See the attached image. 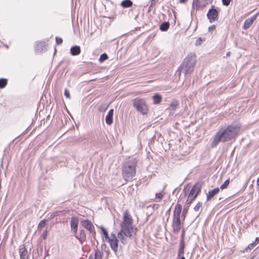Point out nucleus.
I'll list each match as a JSON object with an SVG mask.
<instances>
[{
  "instance_id": "obj_1",
  "label": "nucleus",
  "mask_w": 259,
  "mask_h": 259,
  "mask_svg": "<svg viewBox=\"0 0 259 259\" xmlns=\"http://www.w3.org/2000/svg\"><path fill=\"white\" fill-rule=\"evenodd\" d=\"M241 124L238 122H234L226 128L220 130L214 135L211 143V147H216L220 142H226L235 138L238 134Z\"/></svg>"
},
{
  "instance_id": "obj_2",
  "label": "nucleus",
  "mask_w": 259,
  "mask_h": 259,
  "mask_svg": "<svg viewBox=\"0 0 259 259\" xmlns=\"http://www.w3.org/2000/svg\"><path fill=\"white\" fill-rule=\"evenodd\" d=\"M133 223V220L131 214L127 210H126L123 213V221L120 224L121 229L117 234L118 238L123 244L126 243L124 236L131 238L133 237V234H135L137 230Z\"/></svg>"
},
{
  "instance_id": "obj_3",
  "label": "nucleus",
  "mask_w": 259,
  "mask_h": 259,
  "mask_svg": "<svg viewBox=\"0 0 259 259\" xmlns=\"http://www.w3.org/2000/svg\"><path fill=\"white\" fill-rule=\"evenodd\" d=\"M196 63V56L194 53L188 54L180 66L177 72L184 73L185 75L191 74Z\"/></svg>"
},
{
  "instance_id": "obj_4",
  "label": "nucleus",
  "mask_w": 259,
  "mask_h": 259,
  "mask_svg": "<svg viewBox=\"0 0 259 259\" xmlns=\"http://www.w3.org/2000/svg\"><path fill=\"white\" fill-rule=\"evenodd\" d=\"M138 161L133 159L125 162L122 166V174L126 181L132 180L136 175V168Z\"/></svg>"
},
{
  "instance_id": "obj_5",
  "label": "nucleus",
  "mask_w": 259,
  "mask_h": 259,
  "mask_svg": "<svg viewBox=\"0 0 259 259\" xmlns=\"http://www.w3.org/2000/svg\"><path fill=\"white\" fill-rule=\"evenodd\" d=\"M203 183V181H199L196 183L193 186L186 201V204L188 205V206L190 205L192 201L197 197L198 194L200 192Z\"/></svg>"
},
{
  "instance_id": "obj_6",
  "label": "nucleus",
  "mask_w": 259,
  "mask_h": 259,
  "mask_svg": "<svg viewBox=\"0 0 259 259\" xmlns=\"http://www.w3.org/2000/svg\"><path fill=\"white\" fill-rule=\"evenodd\" d=\"M133 106L143 114H146L148 112V107L145 100L140 98H136L133 100Z\"/></svg>"
},
{
  "instance_id": "obj_7",
  "label": "nucleus",
  "mask_w": 259,
  "mask_h": 259,
  "mask_svg": "<svg viewBox=\"0 0 259 259\" xmlns=\"http://www.w3.org/2000/svg\"><path fill=\"white\" fill-rule=\"evenodd\" d=\"M80 225L89 231L94 240L96 239V231L92 222L88 219L82 220L80 222Z\"/></svg>"
},
{
  "instance_id": "obj_8",
  "label": "nucleus",
  "mask_w": 259,
  "mask_h": 259,
  "mask_svg": "<svg viewBox=\"0 0 259 259\" xmlns=\"http://www.w3.org/2000/svg\"><path fill=\"white\" fill-rule=\"evenodd\" d=\"M219 12L217 9L213 8L210 9L207 14V17L210 23H212L218 19Z\"/></svg>"
},
{
  "instance_id": "obj_9",
  "label": "nucleus",
  "mask_w": 259,
  "mask_h": 259,
  "mask_svg": "<svg viewBox=\"0 0 259 259\" xmlns=\"http://www.w3.org/2000/svg\"><path fill=\"white\" fill-rule=\"evenodd\" d=\"M112 250L116 254L118 248V239L115 235L111 234V240L108 242Z\"/></svg>"
},
{
  "instance_id": "obj_10",
  "label": "nucleus",
  "mask_w": 259,
  "mask_h": 259,
  "mask_svg": "<svg viewBox=\"0 0 259 259\" xmlns=\"http://www.w3.org/2000/svg\"><path fill=\"white\" fill-rule=\"evenodd\" d=\"M180 217H173L172 226L174 232L178 233L181 228Z\"/></svg>"
},
{
  "instance_id": "obj_11",
  "label": "nucleus",
  "mask_w": 259,
  "mask_h": 259,
  "mask_svg": "<svg viewBox=\"0 0 259 259\" xmlns=\"http://www.w3.org/2000/svg\"><path fill=\"white\" fill-rule=\"evenodd\" d=\"M79 220L77 217H72L70 221L71 230L73 234H76L78 230Z\"/></svg>"
},
{
  "instance_id": "obj_12",
  "label": "nucleus",
  "mask_w": 259,
  "mask_h": 259,
  "mask_svg": "<svg viewBox=\"0 0 259 259\" xmlns=\"http://www.w3.org/2000/svg\"><path fill=\"white\" fill-rule=\"evenodd\" d=\"M258 15V13H256L250 18L246 19L243 24V29L245 30L248 29L252 24L253 22L256 20Z\"/></svg>"
},
{
  "instance_id": "obj_13",
  "label": "nucleus",
  "mask_w": 259,
  "mask_h": 259,
  "mask_svg": "<svg viewBox=\"0 0 259 259\" xmlns=\"http://www.w3.org/2000/svg\"><path fill=\"white\" fill-rule=\"evenodd\" d=\"M74 236L79 240V242L82 244L86 241V233L83 229L79 231V235L74 234Z\"/></svg>"
},
{
  "instance_id": "obj_14",
  "label": "nucleus",
  "mask_w": 259,
  "mask_h": 259,
  "mask_svg": "<svg viewBox=\"0 0 259 259\" xmlns=\"http://www.w3.org/2000/svg\"><path fill=\"white\" fill-rule=\"evenodd\" d=\"M113 109H111L105 117L106 123L108 125H111L113 123Z\"/></svg>"
},
{
  "instance_id": "obj_15",
  "label": "nucleus",
  "mask_w": 259,
  "mask_h": 259,
  "mask_svg": "<svg viewBox=\"0 0 259 259\" xmlns=\"http://www.w3.org/2000/svg\"><path fill=\"white\" fill-rule=\"evenodd\" d=\"M220 191L219 188H216L212 190L209 191L207 194L206 199L207 201H209L215 195H216Z\"/></svg>"
},
{
  "instance_id": "obj_16",
  "label": "nucleus",
  "mask_w": 259,
  "mask_h": 259,
  "mask_svg": "<svg viewBox=\"0 0 259 259\" xmlns=\"http://www.w3.org/2000/svg\"><path fill=\"white\" fill-rule=\"evenodd\" d=\"M47 46L44 41H38L35 44V50L37 53H40L46 49Z\"/></svg>"
},
{
  "instance_id": "obj_17",
  "label": "nucleus",
  "mask_w": 259,
  "mask_h": 259,
  "mask_svg": "<svg viewBox=\"0 0 259 259\" xmlns=\"http://www.w3.org/2000/svg\"><path fill=\"white\" fill-rule=\"evenodd\" d=\"M81 50L80 48L78 46H74L70 49V54L72 56H77L80 54Z\"/></svg>"
},
{
  "instance_id": "obj_18",
  "label": "nucleus",
  "mask_w": 259,
  "mask_h": 259,
  "mask_svg": "<svg viewBox=\"0 0 259 259\" xmlns=\"http://www.w3.org/2000/svg\"><path fill=\"white\" fill-rule=\"evenodd\" d=\"M182 211V206L180 204H177L174 211L173 217H180Z\"/></svg>"
},
{
  "instance_id": "obj_19",
  "label": "nucleus",
  "mask_w": 259,
  "mask_h": 259,
  "mask_svg": "<svg viewBox=\"0 0 259 259\" xmlns=\"http://www.w3.org/2000/svg\"><path fill=\"white\" fill-rule=\"evenodd\" d=\"M19 252L20 259H27L28 251L25 246L20 249Z\"/></svg>"
},
{
  "instance_id": "obj_20",
  "label": "nucleus",
  "mask_w": 259,
  "mask_h": 259,
  "mask_svg": "<svg viewBox=\"0 0 259 259\" xmlns=\"http://www.w3.org/2000/svg\"><path fill=\"white\" fill-rule=\"evenodd\" d=\"M152 99L154 104H159L162 100V97L159 94L156 93L152 97Z\"/></svg>"
},
{
  "instance_id": "obj_21",
  "label": "nucleus",
  "mask_w": 259,
  "mask_h": 259,
  "mask_svg": "<svg viewBox=\"0 0 259 259\" xmlns=\"http://www.w3.org/2000/svg\"><path fill=\"white\" fill-rule=\"evenodd\" d=\"M179 105V102L176 100L173 101L170 104L169 108L168 109L170 110V113H171V111H174L177 109L178 106Z\"/></svg>"
},
{
  "instance_id": "obj_22",
  "label": "nucleus",
  "mask_w": 259,
  "mask_h": 259,
  "mask_svg": "<svg viewBox=\"0 0 259 259\" xmlns=\"http://www.w3.org/2000/svg\"><path fill=\"white\" fill-rule=\"evenodd\" d=\"M169 23L168 22H164L161 24L159 29L161 31H166L169 28Z\"/></svg>"
},
{
  "instance_id": "obj_23",
  "label": "nucleus",
  "mask_w": 259,
  "mask_h": 259,
  "mask_svg": "<svg viewBox=\"0 0 259 259\" xmlns=\"http://www.w3.org/2000/svg\"><path fill=\"white\" fill-rule=\"evenodd\" d=\"M133 5V1H122L121 6L123 8H128Z\"/></svg>"
},
{
  "instance_id": "obj_24",
  "label": "nucleus",
  "mask_w": 259,
  "mask_h": 259,
  "mask_svg": "<svg viewBox=\"0 0 259 259\" xmlns=\"http://www.w3.org/2000/svg\"><path fill=\"white\" fill-rule=\"evenodd\" d=\"M8 83V80L6 78H0V89L4 88Z\"/></svg>"
},
{
  "instance_id": "obj_25",
  "label": "nucleus",
  "mask_w": 259,
  "mask_h": 259,
  "mask_svg": "<svg viewBox=\"0 0 259 259\" xmlns=\"http://www.w3.org/2000/svg\"><path fill=\"white\" fill-rule=\"evenodd\" d=\"M163 196H164V194L162 193V192L156 193L155 194V197H156V198L158 199V200H156V201L160 202V200L162 199Z\"/></svg>"
},
{
  "instance_id": "obj_26",
  "label": "nucleus",
  "mask_w": 259,
  "mask_h": 259,
  "mask_svg": "<svg viewBox=\"0 0 259 259\" xmlns=\"http://www.w3.org/2000/svg\"><path fill=\"white\" fill-rule=\"evenodd\" d=\"M102 253L98 250H95V259H102Z\"/></svg>"
},
{
  "instance_id": "obj_27",
  "label": "nucleus",
  "mask_w": 259,
  "mask_h": 259,
  "mask_svg": "<svg viewBox=\"0 0 259 259\" xmlns=\"http://www.w3.org/2000/svg\"><path fill=\"white\" fill-rule=\"evenodd\" d=\"M47 220H41L39 224H38V230H40V229H41L44 227H45L46 226V222H47Z\"/></svg>"
},
{
  "instance_id": "obj_28",
  "label": "nucleus",
  "mask_w": 259,
  "mask_h": 259,
  "mask_svg": "<svg viewBox=\"0 0 259 259\" xmlns=\"http://www.w3.org/2000/svg\"><path fill=\"white\" fill-rule=\"evenodd\" d=\"M230 180L229 179L226 180L225 182L220 186V189L223 190L226 188L228 186Z\"/></svg>"
},
{
  "instance_id": "obj_29",
  "label": "nucleus",
  "mask_w": 259,
  "mask_h": 259,
  "mask_svg": "<svg viewBox=\"0 0 259 259\" xmlns=\"http://www.w3.org/2000/svg\"><path fill=\"white\" fill-rule=\"evenodd\" d=\"M108 56L106 54L104 53L100 55V58H99V61L101 62H102L107 59Z\"/></svg>"
},
{
  "instance_id": "obj_30",
  "label": "nucleus",
  "mask_w": 259,
  "mask_h": 259,
  "mask_svg": "<svg viewBox=\"0 0 259 259\" xmlns=\"http://www.w3.org/2000/svg\"><path fill=\"white\" fill-rule=\"evenodd\" d=\"M199 2L200 1H193L192 8L193 9L197 10L198 8L199 7Z\"/></svg>"
},
{
  "instance_id": "obj_31",
  "label": "nucleus",
  "mask_w": 259,
  "mask_h": 259,
  "mask_svg": "<svg viewBox=\"0 0 259 259\" xmlns=\"http://www.w3.org/2000/svg\"><path fill=\"white\" fill-rule=\"evenodd\" d=\"M202 203L201 202H198L197 204L194 206V210L195 211H199V209L200 208V207L202 206Z\"/></svg>"
},
{
  "instance_id": "obj_32",
  "label": "nucleus",
  "mask_w": 259,
  "mask_h": 259,
  "mask_svg": "<svg viewBox=\"0 0 259 259\" xmlns=\"http://www.w3.org/2000/svg\"><path fill=\"white\" fill-rule=\"evenodd\" d=\"M185 248V240H180V244H179V248L184 250Z\"/></svg>"
},
{
  "instance_id": "obj_33",
  "label": "nucleus",
  "mask_w": 259,
  "mask_h": 259,
  "mask_svg": "<svg viewBox=\"0 0 259 259\" xmlns=\"http://www.w3.org/2000/svg\"><path fill=\"white\" fill-rule=\"evenodd\" d=\"M184 253V250L179 248L177 257H181Z\"/></svg>"
},
{
  "instance_id": "obj_34",
  "label": "nucleus",
  "mask_w": 259,
  "mask_h": 259,
  "mask_svg": "<svg viewBox=\"0 0 259 259\" xmlns=\"http://www.w3.org/2000/svg\"><path fill=\"white\" fill-rule=\"evenodd\" d=\"M56 42L57 44L60 45V44H61L62 43L63 40L60 37H56Z\"/></svg>"
},
{
  "instance_id": "obj_35",
  "label": "nucleus",
  "mask_w": 259,
  "mask_h": 259,
  "mask_svg": "<svg viewBox=\"0 0 259 259\" xmlns=\"http://www.w3.org/2000/svg\"><path fill=\"white\" fill-rule=\"evenodd\" d=\"M64 95L67 98L69 99L70 98V94L67 89H65L64 91Z\"/></svg>"
},
{
  "instance_id": "obj_36",
  "label": "nucleus",
  "mask_w": 259,
  "mask_h": 259,
  "mask_svg": "<svg viewBox=\"0 0 259 259\" xmlns=\"http://www.w3.org/2000/svg\"><path fill=\"white\" fill-rule=\"evenodd\" d=\"M256 245L255 244H254V242L250 243L247 246V248L249 249L250 250H251L253 249Z\"/></svg>"
},
{
  "instance_id": "obj_37",
  "label": "nucleus",
  "mask_w": 259,
  "mask_h": 259,
  "mask_svg": "<svg viewBox=\"0 0 259 259\" xmlns=\"http://www.w3.org/2000/svg\"><path fill=\"white\" fill-rule=\"evenodd\" d=\"M100 228L104 235H105V234L108 233L107 231L104 227L101 226Z\"/></svg>"
},
{
  "instance_id": "obj_38",
  "label": "nucleus",
  "mask_w": 259,
  "mask_h": 259,
  "mask_svg": "<svg viewBox=\"0 0 259 259\" xmlns=\"http://www.w3.org/2000/svg\"><path fill=\"white\" fill-rule=\"evenodd\" d=\"M48 235V231L46 230L44 233H42V236L44 239H46L47 238Z\"/></svg>"
},
{
  "instance_id": "obj_39",
  "label": "nucleus",
  "mask_w": 259,
  "mask_h": 259,
  "mask_svg": "<svg viewBox=\"0 0 259 259\" xmlns=\"http://www.w3.org/2000/svg\"><path fill=\"white\" fill-rule=\"evenodd\" d=\"M188 211V208H184L183 212H182V215L185 217L186 215L187 214Z\"/></svg>"
},
{
  "instance_id": "obj_40",
  "label": "nucleus",
  "mask_w": 259,
  "mask_h": 259,
  "mask_svg": "<svg viewBox=\"0 0 259 259\" xmlns=\"http://www.w3.org/2000/svg\"><path fill=\"white\" fill-rule=\"evenodd\" d=\"M180 240H185V231L183 230L180 237Z\"/></svg>"
},
{
  "instance_id": "obj_41",
  "label": "nucleus",
  "mask_w": 259,
  "mask_h": 259,
  "mask_svg": "<svg viewBox=\"0 0 259 259\" xmlns=\"http://www.w3.org/2000/svg\"><path fill=\"white\" fill-rule=\"evenodd\" d=\"M202 39L201 37L197 38L196 41V45H200L201 44Z\"/></svg>"
},
{
  "instance_id": "obj_42",
  "label": "nucleus",
  "mask_w": 259,
  "mask_h": 259,
  "mask_svg": "<svg viewBox=\"0 0 259 259\" xmlns=\"http://www.w3.org/2000/svg\"><path fill=\"white\" fill-rule=\"evenodd\" d=\"M215 28V26L214 25H212L211 26H210L209 27H208V31H213Z\"/></svg>"
},
{
  "instance_id": "obj_43",
  "label": "nucleus",
  "mask_w": 259,
  "mask_h": 259,
  "mask_svg": "<svg viewBox=\"0 0 259 259\" xmlns=\"http://www.w3.org/2000/svg\"><path fill=\"white\" fill-rule=\"evenodd\" d=\"M230 2L231 1H222L223 4L226 6H228L230 4Z\"/></svg>"
},
{
  "instance_id": "obj_44",
  "label": "nucleus",
  "mask_w": 259,
  "mask_h": 259,
  "mask_svg": "<svg viewBox=\"0 0 259 259\" xmlns=\"http://www.w3.org/2000/svg\"><path fill=\"white\" fill-rule=\"evenodd\" d=\"M105 237V238L106 240H107L108 242L109 241V240H111V237H110L108 235V234H105V235H104Z\"/></svg>"
},
{
  "instance_id": "obj_45",
  "label": "nucleus",
  "mask_w": 259,
  "mask_h": 259,
  "mask_svg": "<svg viewBox=\"0 0 259 259\" xmlns=\"http://www.w3.org/2000/svg\"><path fill=\"white\" fill-rule=\"evenodd\" d=\"M258 243H259V238L256 237L255 239V240L254 242V244H255L256 245H257Z\"/></svg>"
},
{
  "instance_id": "obj_46",
  "label": "nucleus",
  "mask_w": 259,
  "mask_h": 259,
  "mask_svg": "<svg viewBox=\"0 0 259 259\" xmlns=\"http://www.w3.org/2000/svg\"><path fill=\"white\" fill-rule=\"evenodd\" d=\"M106 247V245L105 244H103L102 245L101 248L102 249H104Z\"/></svg>"
},
{
  "instance_id": "obj_47",
  "label": "nucleus",
  "mask_w": 259,
  "mask_h": 259,
  "mask_svg": "<svg viewBox=\"0 0 259 259\" xmlns=\"http://www.w3.org/2000/svg\"><path fill=\"white\" fill-rule=\"evenodd\" d=\"M178 259H186L184 256H182L181 257H177Z\"/></svg>"
},
{
  "instance_id": "obj_48",
  "label": "nucleus",
  "mask_w": 259,
  "mask_h": 259,
  "mask_svg": "<svg viewBox=\"0 0 259 259\" xmlns=\"http://www.w3.org/2000/svg\"><path fill=\"white\" fill-rule=\"evenodd\" d=\"M256 184H257V185L259 187V177L257 179Z\"/></svg>"
},
{
  "instance_id": "obj_49",
  "label": "nucleus",
  "mask_w": 259,
  "mask_h": 259,
  "mask_svg": "<svg viewBox=\"0 0 259 259\" xmlns=\"http://www.w3.org/2000/svg\"><path fill=\"white\" fill-rule=\"evenodd\" d=\"M227 56H229L230 55V52H228L226 54Z\"/></svg>"
},
{
  "instance_id": "obj_50",
  "label": "nucleus",
  "mask_w": 259,
  "mask_h": 259,
  "mask_svg": "<svg viewBox=\"0 0 259 259\" xmlns=\"http://www.w3.org/2000/svg\"><path fill=\"white\" fill-rule=\"evenodd\" d=\"M56 215L55 214H52L51 215V218H54Z\"/></svg>"
},
{
  "instance_id": "obj_51",
  "label": "nucleus",
  "mask_w": 259,
  "mask_h": 259,
  "mask_svg": "<svg viewBox=\"0 0 259 259\" xmlns=\"http://www.w3.org/2000/svg\"><path fill=\"white\" fill-rule=\"evenodd\" d=\"M180 3H185L186 1H180Z\"/></svg>"
},
{
  "instance_id": "obj_52",
  "label": "nucleus",
  "mask_w": 259,
  "mask_h": 259,
  "mask_svg": "<svg viewBox=\"0 0 259 259\" xmlns=\"http://www.w3.org/2000/svg\"><path fill=\"white\" fill-rule=\"evenodd\" d=\"M185 189H186V188H184V191H185V195H187V193H186V190H185Z\"/></svg>"
},
{
  "instance_id": "obj_53",
  "label": "nucleus",
  "mask_w": 259,
  "mask_h": 259,
  "mask_svg": "<svg viewBox=\"0 0 259 259\" xmlns=\"http://www.w3.org/2000/svg\"><path fill=\"white\" fill-rule=\"evenodd\" d=\"M166 186V185H165L164 186V187H163V190L165 188Z\"/></svg>"
}]
</instances>
